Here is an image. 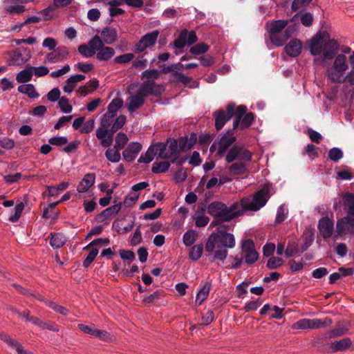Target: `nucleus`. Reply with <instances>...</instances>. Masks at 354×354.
Masks as SVG:
<instances>
[{"mask_svg": "<svg viewBox=\"0 0 354 354\" xmlns=\"http://www.w3.org/2000/svg\"><path fill=\"white\" fill-rule=\"evenodd\" d=\"M271 194L268 187L257 191L252 197L243 198L230 207L221 202H213L207 207L208 213L223 221H229L248 211L257 212L264 207Z\"/></svg>", "mask_w": 354, "mask_h": 354, "instance_id": "1", "label": "nucleus"}, {"mask_svg": "<svg viewBox=\"0 0 354 354\" xmlns=\"http://www.w3.org/2000/svg\"><path fill=\"white\" fill-rule=\"evenodd\" d=\"M234 129L223 134L218 141L215 140L209 148L210 152L217 151L216 153L220 157L226 154L225 160L227 162H232L235 160H251L252 153L244 147L234 145L230 148L236 141V138L233 135Z\"/></svg>", "mask_w": 354, "mask_h": 354, "instance_id": "2", "label": "nucleus"}, {"mask_svg": "<svg viewBox=\"0 0 354 354\" xmlns=\"http://www.w3.org/2000/svg\"><path fill=\"white\" fill-rule=\"evenodd\" d=\"M235 245L234 236L227 232L224 227H219L216 232L209 236L205 249L207 255L212 256L214 260L223 261L227 257L228 249L234 248Z\"/></svg>", "mask_w": 354, "mask_h": 354, "instance_id": "3", "label": "nucleus"}, {"mask_svg": "<svg viewBox=\"0 0 354 354\" xmlns=\"http://www.w3.org/2000/svg\"><path fill=\"white\" fill-rule=\"evenodd\" d=\"M339 49L337 41L326 31L317 33L309 41L311 55H320L322 62L334 58Z\"/></svg>", "mask_w": 354, "mask_h": 354, "instance_id": "4", "label": "nucleus"}, {"mask_svg": "<svg viewBox=\"0 0 354 354\" xmlns=\"http://www.w3.org/2000/svg\"><path fill=\"white\" fill-rule=\"evenodd\" d=\"M288 21L286 20H276L272 22L270 31V39L276 46H281L284 42L296 31L295 26H289L286 30Z\"/></svg>", "mask_w": 354, "mask_h": 354, "instance_id": "5", "label": "nucleus"}, {"mask_svg": "<svg viewBox=\"0 0 354 354\" xmlns=\"http://www.w3.org/2000/svg\"><path fill=\"white\" fill-rule=\"evenodd\" d=\"M345 205L348 207V216L339 219L336 223L334 236H339L343 238L353 227L354 221V194H349L345 197Z\"/></svg>", "mask_w": 354, "mask_h": 354, "instance_id": "6", "label": "nucleus"}, {"mask_svg": "<svg viewBox=\"0 0 354 354\" xmlns=\"http://www.w3.org/2000/svg\"><path fill=\"white\" fill-rule=\"evenodd\" d=\"M348 68L346 55L339 54L334 59L332 67L328 71V78L335 83L345 82L344 74Z\"/></svg>", "mask_w": 354, "mask_h": 354, "instance_id": "7", "label": "nucleus"}, {"mask_svg": "<svg viewBox=\"0 0 354 354\" xmlns=\"http://www.w3.org/2000/svg\"><path fill=\"white\" fill-rule=\"evenodd\" d=\"M333 321L331 319L326 317L324 319H307L304 318L296 322L292 326L293 330H306V329H317L322 327H326L331 325Z\"/></svg>", "mask_w": 354, "mask_h": 354, "instance_id": "8", "label": "nucleus"}, {"mask_svg": "<svg viewBox=\"0 0 354 354\" xmlns=\"http://www.w3.org/2000/svg\"><path fill=\"white\" fill-rule=\"evenodd\" d=\"M241 252L247 264L254 263L259 258V254L252 239H248L241 242Z\"/></svg>", "mask_w": 354, "mask_h": 354, "instance_id": "9", "label": "nucleus"}, {"mask_svg": "<svg viewBox=\"0 0 354 354\" xmlns=\"http://www.w3.org/2000/svg\"><path fill=\"white\" fill-rule=\"evenodd\" d=\"M234 104H228L226 110L219 109L214 112L215 128L216 130L221 129L225 124L229 121L234 114Z\"/></svg>", "mask_w": 354, "mask_h": 354, "instance_id": "10", "label": "nucleus"}, {"mask_svg": "<svg viewBox=\"0 0 354 354\" xmlns=\"http://www.w3.org/2000/svg\"><path fill=\"white\" fill-rule=\"evenodd\" d=\"M197 36L195 31H188L186 29L183 30L178 37L174 42V47L178 49L183 48L186 45L191 46L197 41Z\"/></svg>", "mask_w": 354, "mask_h": 354, "instance_id": "11", "label": "nucleus"}, {"mask_svg": "<svg viewBox=\"0 0 354 354\" xmlns=\"http://www.w3.org/2000/svg\"><path fill=\"white\" fill-rule=\"evenodd\" d=\"M159 31L154 30L145 34L135 46L136 53H142L147 48L152 47L155 45L159 36Z\"/></svg>", "mask_w": 354, "mask_h": 354, "instance_id": "12", "label": "nucleus"}, {"mask_svg": "<svg viewBox=\"0 0 354 354\" xmlns=\"http://www.w3.org/2000/svg\"><path fill=\"white\" fill-rule=\"evenodd\" d=\"M100 44V37L95 35L88 41V45H80L78 47V53L84 57H91L96 53Z\"/></svg>", "mask_w": 354, "mask_h": 354, "instance_id": "13", "label": "nucleus"}, {"mask_svg": "<svg viewBox=\"0 0 354 354\" xmlns=\"http://www.w3.org/2000/svg\"><path fill=\"white\" fill-rule=\"evenodd\" d=\"M131 89V86L129 88V96L127 98L125 106L130 113H133L144 104L145 97L138 91L136 94H133Z\"/></svg>", "mask_w": 354, "mask_h": 354, "instance_id": "14", "label": "nucleus"}, {"mask_svg": "<svg viewBox=\"0 0 354 354\" xmlns=\"http://www.w3.org/2000/svg\"><path fill=\"white\" fill-rule=\"evenodd\" d=\"M68 55V51L65 46H59L53 52L48 53L45 58V63L55 64L65 60Z\"/></svg>", "mask_w": 354, "mask_h": 354, "instance_id": "15", "label": "nucleus"}, {"mask_svg": "<svg viewBox=\"0 0 354 354\" xmlns=\"http://www.w3.org/2000/svg\"><path fill=\"white\" fill-rule=\"evenodd\" d=\"M30 57V50L27 48L17 49L13 52L9 61V65L21 66Z\"/></svg>", "mask_w": 354, "mask_h": 354, "instance_id": "16", "label": "nucleus"}, {"mask_svg": "<svg viewBox=\"0 0 354 354\" xmlns=\"http://www.w3.org/2000/svg\"><path fill=\"white\" fill-rule=\"evenodd\" d=\"M318 230L324 239L330 238L334 230L333 221L328 217L320 218L318 223Z\"/></svg>", "mask_w": 354, "mask_h": 354, "instance_id": "17", "label": "nucleus"}, {"mask_svg": "<svg viewBox=\"0 0 354 354\" xmlns=\"http://www.w3.org/2000/svg\"><path fill=\"white\" fill-rule=\"evenodd\" d=\"M142 149V145L138 142H132L129 144L126 149L122 152L124 160L128 162L133 160Z\"/></svg>", "mask_w": 354, "mask_h": 354, "instance_id": "18", "label": "nucleus"}, {"mask_svg": "<svg viewBox=\"0 0 354 354\" xmlns=\"http://www.w3.org/2000/svg\"><path fill=\"white\" fill-rule=\"evenodd\" d=\"M101 42L103 44L111 45L113 44L118 39L117 30L112 27L104 28L100 32Z\"/></svg>", "mask_w": 354, "mask_h": 354, "instance_id": "19", "label": "nucleus"}, {"mask_svg": "<svg viewBox=\"0 0 354 354\" xmlns=\"http://www.w3.org/2000/svg\"><path fill=\"white\" fill-rule=\"evenodd\" d=\"M96 50V58L99 61H109L115 55V50L112 47L105 46L103 42H101Z\"/></svg>", "mask_w": 354, "mask_h": 354, "instance_id": "20", "label": "nucleus"}, {"mask_svg": "<svg viewBox=\"0 0 354 354\" xmlns=\"http://www.w3.org/2000/svg\"><path fill=\"white\" fill-rule=\"evenodd\" d=\"M158 86L153 80L144 82L138 88L137 91L144 97L148 95H156L158 91Z\"/></svg>", "mask_w": 354, "mask_h": 354, "instance_id": "21", "label": "nucleus"}, {"mask_svg": "<svg viewBox=\"0 0 354 354\" xmlns=\"http://www.w3.org/2000/svg\"><path fill=\"white\" fill-rule=\"evenodd\" d=\"M95 182V174L88 173L80 180L77 187V191L80 194L86 193L94 185Z\"/></svg>", "mask_w": 354, "mask_h": 354, "instance_id": "22", "label": "nucleus"}, {"mask_svg": "<svg viewBox=\"0 0 354 354\" xmlns=\"http://www.w3.org/2000/svg\"><path fill=\"white\" fill-rule=\"evenodd\" d=\"M302 49V43L297 39H291L285 46L284 50L289 57H298Z\"/></svg>", "mask_w": 354, "mask_h": 354, "instance_id": "23", "label": "nucleus"}, {"mask_svg": "<svg viewBox=\"0 0 354 354\" xmlns=\"http://www.w3.org/2000/svg\"><path fill=\"white\" fill-rule=\"evenodd\" d=\"M122 207V203H118L117 204H114L112 206H110L101 212L100 214L97 215V219L99 222H104L109 218L116 215Z\"/></svg>", "mask_w": 354, "mask_h": 354, "instance_id": "24", "label": "nucleus"}, {"mask_svg": "<svg viewBox=\"0 0 354 354\" xmlns=\"http://www.w3.org/2000/svg\"><path fill=\"white\" fill-rule=\"evenodd\" d=\"M96 137L100 140V144L104 147H108L111 145L113 138L112 134L109 133V131L103 127H99L96 130Z\"/></svg>", "mask_w": 354, "mask_h": 354, "instance_id": "25", "label": "nucleus"}, {"mask_svg": "<svg viewBox=\"0 0 354 354\" xmlns=\"http://www.w3.org/2000/svg\"><path fill=\"white\" fill-rule=\"evenodd\" d=\"M85 78L86 76L82 74H77L68 77L66 81V84L63 87L64 93L71 94L77 86V83L83 81Z\"/></svg>", "mask_w": 354, "mask_h": 354, "instance_id": "26", "label": "nucleus"}, {"mask_svg": "<svg viewBox=\"0 0 354 354\" xmlns=\"http://www.w3.org/2000/svg\"><path fill=\"white\" fill-rule=\"evenodd\" d=\"M352 344V342L350 338L345 337L337 341L332 342L329 344V348L331 352L342 351L348 348Z\"/></svg>", "mask_w": 354, "mask_h": 354, "instance_id": "27", "label": "nucleus"}, {"mask_svg": "<svg viewBox=\"0 0 354 354\" xmlns=\"http://www.w3.org/2000/svg\"><path fill=\"white\" fill-rule=\"evenodd\" d=\"M197 139V136L196 133H193L190 135L189 137H181L180 138L177 142L178 145L179 146V149L181 151H187L190 149L196 143Z\"/></svg>", "mask_w": 354, "mask_h": 354, "instance_id": "28", "label": "nucleus"}, {"mask_svg": "<svg viewBox=\"0 0 354 354\" xmlns=\"http://www.w3.org/2000/svg\"><path fill=\"white\" fill-rule=\"evenodd\" d=\"M167 149L169 153V160H170L173 163L175 162L177 160L178 154L180 151L177 140H172L169 141V145H167Z\"/></svg>", "mask_w": 354, "mask_h": 354, "instance_id": "29", "label": "nucleus"}, {"mask_svg": "<svg viewBox=\"0 0 354 354\" xmlns=\"http://www.w3.org/2000/svg\"><path fill=\"white\" fill-rule=\"evenodd\" d=\"M17 90L19 93L27 95L30 98L35 99L39 96L32 84H21L18 86Z\"/></svg>", "mask_w": 354, "mask_h": 354, "instance_id": "30", "label": "nucleus"}, {"mask_svg": "<svg viewBox=\"0 0 354 354\" xmlns=\"http://www.w3.org/2000/svg\"><path fill=\"white\" fill-rule=\"evenodd\" d=\"M300 20L301 23L305 26H310L313 21V16L311 13L307 12H300L296 14L291 19V21H297Z\"/></svg>", "mask_w": 354, "mask_h": 354, "instance_id": "31", "label": "nucleus"}, {"mask_svg": "<svg viewBox=\"0 0 354 354\" xmlns=\"http://www.w3.org/2000/svg\"><path fill=\"white\" fill-rule=\"evenodd\" d=\"M212 286V283L209 281H207L203 287L197 292L196 298V304L201 305L203 301H205L209 293V290Z\"/></svg>", "mask_w": 354, "mask_h": 354, "instance_id": "32", "label": "nucleus"}, {"mask_svg": "<svg viewBox=\"0 0 354 354\" xmlns=\"http://www.w3.org/2000/svg\"><path fill=\"white\" fill-rule=\"evenodd\" d=\"M105 156L107 160L111 162H118L121 159L120 149L115 147V146H113L112 148L107 149L105 152Z\"/></svg>", "mask_w": 354, "mask_h": 354, "instance_id": "33", "label": "nucleus"}, {"mask_svg": "<svg viewBox=\"0 0 354 354\" xmlns=\"http://www.w3.org/2000/svg\"><path fill=\"white\" fill-rule=\"evenodd\" d=\"M32 67H29L18 73L16 76V80L19 83H26L32 80Z\"/></svg>", "mask_w": 354, "mask_h": 354, "instance_id": "34", "label": "nucleus"}, {"mask_svg": "<svg viewBox=\"0 0 354 354\" xmlns=\"http://www.w3.org/2000/svg\"><path fill=\"white\" fill-rule=\"evenodd\" d=\"M156 151L154 148V145L152 146H150L147 151L145 152V153L142 154L138 160V162L140 163H149L151 162L156 155Z\"/></svg>", "mask_w": 354, "mask_h": 354, "instance_id": "35", "label": "nucleus"}, {"mask_svg": "<svg viewBox=\"0 0 354 354\" xmlns=\"http://www.w3.org/2000/svg\"><path fill=\"white\" fill-rule=\"evenodd\" d=\"M19 3H3V9L6 13L9 14H21L25 11V7Z\"/></svg>", "mask_w": 354, "mask_h": 354, "instance_id": "36", "label": "nucleus"}, {"mask_svg": "<svg viewBox=\"0 0 354 354\" xmlns=\"http://www.w3.org/2000/svg\"><path fill=\"white\" fill-rule=\"evenodd\" d=\"M203 246L202 244L195 245L192 246L189 252V257L194 261H198L202 256Z\"/></svg>", "mask_w": 354, "mask_h": 354, "instance_id": "37", "label": "nucleus"}, {"mask_svg": "<svg viewBox=\"0 0 354 354\" xmlns=\"http://www.w3.org/2000/svg\"><path fill=\"white\" fill-rule=\"evenodd\" d=\"M228 170L232 175L243 174L246 171V165L243 162H234L229 166Z\"/></svg>", "mask_w": 354, "mask_h": 354, "instance_id": "38", "label": "nucleus"}, {"mask_svg": "<svg viewBox=\"0 0 354 354\" xmlns=\"http://www.w3.org/2000/svg\"><path fill=\"white\" fill-rule=\"evenodd\" d=\"M288 213V210L285 205H279L277 208L274 223L279 224L283 222L287 218Z\"/></svg>", "mask_w": 354, "mask_h": 354, "instance_id": "39", "label": "nucleus"}, {"mask_svg": "<svg viewBox=\"0 0 354 354\" xmlns=\"http://www.w3.org/2000/svg\"><path fill=\"white\" fill-rule=\"evenodd\" d=\"M24 209V203L21 202V203H18L15 207L13 212L10 214V215L9 216V221L12 223L17 222L19 219Z\"/></svg>", "mask_w": 354, "mask_h": 354, "instance_id": "40", "label": "nucleus"}, {"mask_svg": "<svg viewBox=\"0 0 354 354\" xmlns=\"http://www.w3.org/2000/svg\"><path fill=\"white\" fill-rule=\"evenodd\" d=\"M154 148L156 153L158 155L160 158L169 160V153L165 144L158 142L154 145Z\"/></svg>", "mask_w": 354, "mask_h": 354, "instance_id": "41", "label": "nucleus"}, {"mask_svg": "<svg viewBox=\"0 0 354 354\" xmlns=\"http://www.w3.org/2000/svg\"><path fill=\"white\" fill-rule=\"evenodd\" d=\"M66 239L62 234L51 236L50 245L54 248H59L65 243Z\"/></svg>", "mask_w": 354, "mask_h": 354, "instance_id": "42", "label": "nucleus"}, {"mask_svg": "<svg viewBox=\"0 0 354 354\" xmlns=\"http://www.w3.org/2000/svg\"><path fill=\"white\" fill-rule=\"evenodd\" d=\"M123 100L121 98H114L108 105V112L115 114L123 106Z\"/></svg>", "mask_w": 354, "mask_h": 354, "instance_id": "43", "label": "nucleus"}, {"mask_svg": "<svg viewBox=\"0 0 354 354\" xmlns=\"http://www.w3.org/2000/svg\"><path fill=\"white\" fill-rule=\"evenodd\" d=\"M197 232L195 230H189L186 232L183 237V241L186 246L192 245L196 240Z\"/></svg>", "mask_w": 354, "mask_h": 354, "instance_id": "44", "label": "nucleus"}, {"mask_svg": "<svg viewBox=\"0 0 354 354\" xmlns=\"http://www.w3.org/2000/svg\"><path fill=\"white\" fill-rule=\"evenodd\" d=\"M170 167L169 162H154L152 165L151 171L155 174L164 173Z\"/></svg>", "mask_w": 354, "mask_h": 354, "instance_id": "45", "label": "nucleus"}, {"mask_svg": "<svg viewBox=\"0 0 354 354\" xmlns=\"http://www.w3.org/2000/svg\"><path fill=\"white\" fill-rule=\"evenodd\" d=\"M348 333V329L344 327H337L332 330H328L326 333V338H335L340 336H343Z\"/></svg>", "mask_w": 354, "mask_h": 354, "instance_id": "46", "label": "nucleus"}, {"mask_svg": "<svg viewBox=\"0 0 354 354\" xmlns=\"http://www.w3.org/2000/svg\"><path fill=\"white\" fill-rule=\"evenodd\" d=\"M254 118V116L252 113H248L242 116L239 122L241 129L248 128L252 124Z\"/></svg>", "mask_w": 354, "mask_h": 354, "instance_id": "47", "label": "nucleus"}, {"mask_svg": "<svg viewBox=\"0 0 354 354\" xmlns=\"http://www.w3.org/2000/svg\"><path fill=\"white\" fill-rule=\"evenodd\" d=\"M229 261L231 262V264L227 266V268L230 269H236L240 268L243 262L242 255H231L229 257Z\"/></svg>", "mask_w": 354, "mask_h": 354, "instance_id": "48", "label": "nucleus"}, {"mask_svg": "<svg viewBox=\"0 0 354 354\" xmlns=\"http://www.w3.org/2000/svg\"><path fill=\"white\" fill-rule=\"evenodd\" d=\"M209 50V46L205 43L198 44L190 48L189 52L193 55H201Z\"/></svg>", "mask_w": 354, "mask_h": 354, "instance_id": "49", "label": "nucleus"}, {"mask_svg": "<svg viewBox=\"0 0 354 354\" xmlns=\"http://www.w3.org/2000/svg\"><path fill=\"white\" fill-rule=\"evenodd\" d=\"M26 322H30L35 325H37L42 328H48L50 330H53L52 326H49L46 323L41 321L38 317H30V313H26Z\"/></svg>", "mask_w": 354, "mask_h": 354, "instance_id": "50", "label": "nucleus"}, {"mask_svg": "<svg viewBox=\"0 0 354 354\" xmlns=\"http://www.w3.org/2000/svg\"><path fill=\"white\" fill-rule=\"evenodd\" d=\"M58 104L62 112L68 113L72 111V106L69 104L67 97L64 96L61 97L58 101Z\"/></svg>", "mask_w": 354, "mask_h": 354, "instance_id": "51", "label": "nucleus"}, {"mask_svg": "<svg viewBox=\"0 0 354 354\" xmlns=\"http://www.w3.org/2000/svg\"><path fill=\"white\" fill-rule=\"evenodd\" d=\"M343 157V151L338 147H333L328 151V158L333 162H337Z\"/></svg>", "mask_w": 354, "mask_h": 354, "instance_id": "52", "label": "nucleus"}, {"mask_svg": "<svg viewBox=\"0 0 354 354\" xmlns=\"http://www.w3.org/2000/svg\"><path fill=\"white\" fill-rule=\"evenodd\" d=\"M46 304L53 309L55 312L61 314L62 315H67L68 314V310L65 307L58 305L54 301H48L46 302Z\"/></svg>", "mask_w": 354, "mask_h": 354, "instance_id": "53", "label": "nucleus"}, {"mask_svg": "<svg viewBox=\"0 0 354 354\" xmlns=\"http://www.w3.org/2000/svg\"><path fill=\"white\" fill-rule=\"evenodd\" d=\"M283 264V260L280 257H272L267 261V267L270 269H276Z\"/></svg>", "mask_w": 354, "mask_h": 354, "instance_id": "54", "label": "nucleus"}, {"mask_svg": "<svg viewBox=\"0 0 354 354\" xmlns=\"http://www.w3.org/2000/svg\"><path fill=\"white\" fill-rule=\"evenodd\" d=\"M128 142V137L125 133H119L115 137V147L121 149Z\"/></svg>", "mask_w": 354, "mask_h": 354, "instance_id": "55", "label": "nucleus"}, {"mask_svg": "<svg viewBox=\"0 0 354 354\" xmlns=\"http://www.w3.org/2000/svg\"><path fill=\"white\" fill-rule=\"evenodd\" d=\"M247 107L245 106L241 105L238 106L236 112V118L233 122V129H236L239 125L241 118L242 116L245 115Z\"/></svg>", "mask_w": 354, "mask_h": 354, "instance_id": "56", "label": "nucleus"}, {"mask_svg": "<svg viewBox=\"0 0 354 354\" xmlns=\"http://www.w3.org/2000/svg\"><path fill=\"white\" fill-rule=\"evenodd\" d=\"M139 198V194L131 193L126 196L123 204L127 207H132L138 201Z\"/></svg>", "mask_w": 354, "mask_h": 354, "instance_id": "57", "label": "nucleus"}, {"mask_svg": "<svg viewBox=\"0 0 354 354\" xmlns=\"http://www.w3.org/2000/svg\"><path fill=\"white\" fill-rule=\"evenodd\" d=\"M98 250L97 248H93L88 254L86 258L83 261V266L88 268L91 263L94 261L98 254Z\"/></svg>", "mask_w": 354, "mask_h": 354, "instance_id": "58", "label": "nucleus"}, {"mask_svg": "<svg viewBox=\"0 0 354 354\" xmlns=\"http://www.w3.org/2000/svg\"><path fill=\"white\" fill-rule=\"evenodd\" d=\"M48 142L54 146L62 147L67 144L68 139L66 136L53 137L48 140Z\"/></svg>", "mask_w": 354, "mask_h": 354, "instance_id": "59", "label": "nucleus"}, {"mask_svg": "<svg viewBox=\"0 0 354 354\" xmlns=\"http://www.w3.org/2000/svg\"><path fill=\"white\" fill-rule=\"evenodd\" d=\"M134 55L133 53H126L114 58V62L117 64H127L133 60Z\"/></svg>", "mask_w": 354, "mask_h": 354, "instance_id": "60", "label": "nucleus"}, {"mask_svg": "<svg viewBox=\"0 0 354 354\" xmlns=\"http://www.w3.org/2000/svg\"><path fill=\"white\" fill-rule=\"evenodd\" d=\"M0 339L3 340L10 346H12V347L15 348L16 349L17 352V348L19 346H22L17 341L13 339L10 336H8L7 335H5V334H3V333H0Z\"/></svg>", "mask_w": 354, "mask_h": 354, "instance_id": "61", "label": "nucleus"}, {"mask_svg": "<svg viewBox=\"0 0 354 354\" xmlns=\"http://www.w3.org/2000/svg\"><path fill=\"white\" fill-rule=\"evenodd\" d=\"M71 70V66L68 64H66L62 68L52 71L50 73V77L53 78H57L63 76L64 75L66 74L68 72H69Z\"/></svg>", "mask_w": 354, "mask_h": 354, "instance_id": "62", "label": "nucleus"}, {"mask_svg": "<svg viewBox=\"0 0 354 354\" xmlns=\"http://www.w3.org/2000/svg\"><path fill=\"white\" fill-rule=\"evenodd\" d=\"M194 220L195 224L198 227L206 226L209 221V217L205 215H197L194 217Z\"/></svg>", "mask_w": 354, "mask_h": 354, "instance_id": "63", "label": "nucleus"}, {"mask_svg": "<svg viewBox=\"0 0 354 354\" xmlns=\"http://www.w3.org/2000/svg\"><path fill=\"white\" fill-rule=\"evenodd\" d=\"M147 60L143 55L138 56L133 62V67L137 69H143L147 66Z\"/></svg>", "mask_w": 354, "mask_h": 354, "instance_id": "64", "label": "nucleus"}]
</instances>
